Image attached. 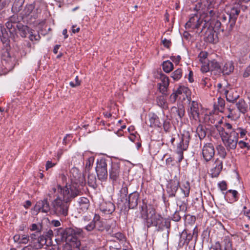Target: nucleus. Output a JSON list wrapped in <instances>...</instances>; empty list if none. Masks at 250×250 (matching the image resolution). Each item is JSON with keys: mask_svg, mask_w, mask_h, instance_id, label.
<instances>
[{"mask_svg": "<svg viewBox=\"0 0 250 250\" xmlns=\"http://www.w3.org/2000/svg\"><path fill=\"white\" fill-rule=\"evenodd\" d=\"M140 215L144 225L147 228L154 226L157 231H159L164 230L165 228H170L169 219L163 218L160 214H156L155 209L152 207L148 208L146 203L144 201L140 207Z\"/></svg>", "mask_w": 250, "mask_h": 250, "instance_id": "1", "label": "nucleus"}, {"mask_svg": "<svg viewBox=\"0 0 250 250\" xmlns=\"http://www.w3.org/2000/svg\"><path fill=\"white\" fill-rule=\"evenodd\" d=\"M83 229L78 228H62L54 229L55 240L59 244L60 242L68 240H72V238L83 235Z\"/></svg>", "mask_w": 250, "mask_h": 250, "instance_id": "2", "label": "nucleus"}, {"mask_svg": "<svg viewBox=\"0 0 250 250\" xmlns=\"http://www.w3.org/2000/svg\"><path fill=\"white\" fill-rule=\"evenodd\" d=\"M231 20L226 15H221L216 19H212L209 21V26L217 30V33L227 31L230 32L234 25H231Z\"/></svg>", "mask_w": 250, "mask_h": 250, "instance_id": "3", "label": "nucleus"}, {"mask_svg": "<svg viewBox=\"0 0 250 250\" xmlns=\"http://www.w3.org/2000/svg\"><path fill=\"white\" fill-rule=\"evenodd\" d=\"M55 196H57V198L51 203L52 210L57 216L65 217L68 214V203L71 201H67L63 198L62 199L58 193L56 194Z\"/></svg>", "mask_w": 250, "mask_h": 250, "instance_id": "4", "label": "nucleus"}, {"mask_svg": "<svg viewBox=\"0 0 250 250\" xmlns=\"http://www.w3.org/2000/svg\"><path fill=\"white\" fill-rule=\"evenodd\" d=\"M180 137V142L177 144L176 153L178 155V162L180 163L184 158L183 151L187 150L191 139L188 131L184 130Z\"/></svg>", "mask_w": 250, "mask_h": 250, "instance_id": "5", "label": "nucleus"}, {"mask_svg": "<svg viewBox=\"0 0 250 250\" xmlns=\"http://www.w3.org/2000/svg\"><path fill=\"white\" fill-rule=\"evenodd\" d=\"M50 192H53L54 193H60L62 195V198L67 201L71 200L79 195V189L76 188L75 186H67L62 187L60 185H57L56 187H52Z\"/></svg>", "mask_w": 250, "mask_h": 250, "instance_id": "6", "label": "nucleus"}, {"mask_svg": "<svg viewBox=\"0 0 250 250\" xmlns=\"http://www.w3.org/2000/svg\"><path fill=\"white\" fill-rule=\"evenodd\" d=\"M208 26H209V21L199 17L197 14H193L190 16L188 21L186 24V28H191L198 30L202 27L199 33L200 36H202L203 30Z\"/></svg>", "mask_w": 250, "mask_h": 250, "instance_id": "7", "label": "nucleus"}, {"mask_svg": "<svg viewBox=\"0 0 250 250\" xmlns=\"http://www.w3.org/2000/svg\"><path fill=\"white\" fill-rule=\"evenodd\" d=\"M224 126L227 129H230V131L222 140L225 147L228 151L234 150L238 143V138L236 133L232 129V125L229 123H225Z\"/></svg>", "mask_w": 250, "mask_h": 250, "instance_id": "8", "label": "nucleus"}, {"mask_svg": "<svg viewBox=\"0 0 250 250\" xmlns=\"http://www.w3.org/2000/svg\"><path fill=\"white\" fill-rule=\"evenodd\" d=\"M70 178L72 183L71 186H75L79 189V195L81 192L80 187H83L85 184V179L84 175L81 172L80 170L76 167H72L70 171Z\"/></svg>", "mask_w": 250, "mask_h": 250, "instance_id": "9", "label": "nucleus"}, {"mask_svg": "<svg viewBox=\"0 0 250 250\" xmlns=\"http://www.w3.org/2000/svg\"><path fill=\"white\" fill-rule=\"evenodd\" d=\"M107 161L104 158L97 160L95 169L98 178L100 180L104 181L107 178Z\"/></svg>", "mask_w": 250, "mask_h": 250, "instance_id": "10", "label": "nucleus"}, {"mask_svg": "<svg viewBox=\"0 0 250 250\" xmlns=\"http://www.w3.org/2000/svg\"><path fill=\"white\" fill-rule=\"evenodd\" d=\"M198 232L195 227L192 230L188 229H184L180 234L179 245L184 246L185 244L188 245L190 241L193 238L196 240L197 238Z\"/></svg>", "mask_w": 250, "mask_h": 250, "instance_id": "11", "label": "nucleus"}, {"mask_svg": "<svg viewBox=\"0 0 250 250\" xmlns=\"http://www.w3.org/2000/svg\"><path fill=\"white\" fill-rule=\"evenodd\" d=\"M38 9H35V3H27L22 9L19 14L22 19L30 17L31 19H36L38 18Z\"/></svg>", "mask_w": 250, "mask_h": 250, "instance_id": "12", "label": "nucleus"}, {"mask_svg": "<svg viewBox=\"0 0 250 250\" xmlns=\"http://www.w3.org/2000/svg\"><path fill=\"white\" fill-rule=\"evenodd\" d=\"M18 14H14L8 18L5 23V26L9 32L10 35L15 38L17 36V25L21 23L20 21V16Z\"/></svg>", "mask_w": 250, "mask_h": 250, "instance_id": "13", "label": "nucleus"}, {"mask_svg": "<svg viewBox=\"0 0 250 250\" xmlns=\"http://www.w3.org/2000/svg\"><path fill=\"white\" fill-rule=\"evenodd\" d=\"M179 186L180 181L176 176L167 181L166 187V191L169 198L176 197Z\"/></svg>", "mask_w": 250, "mask_h": 250, "instance_id": "14", "label": "nucleus"}, {"mask_svg": "<svg viewBox=\"0 0 250 250\" xmlns=\"http://www.w3.org/2000/svg\"><path fill=\"white\" fill-rule=\"evenodd\" d=\"M140 193L134 191L130 193L124 200L125 210L128 211L130 209L135 208L138 204Z\"/></svg>", "mask_w": 250, "mask_h": 250, "instance_id": "15", "label": "nucleus"}, {"mask_svg": "<svg viewBox=\"0 0 250 250\" xmlns=\"http://www.w3.org/2000/svg\"><path fill=\"white\" fill-rule=\"evenodd\" d=\"M199 104L196 101H189L187 112L191 121L196 122L199 120Z\"/></svg>", "mask_w": 250, "mask_h": 250, "instance_id": "16", "label": "nucleus"}, {"mask_svg": "<svg viewBox=\"0 0 250 250\" xmlns=\"http://www.w3.org/2000/svg\"><path fill=\"white\" fill-rule=\"evenodd\" d=\"M202 154L205 161H210L215 155L214 146L213 144L207 143L204 144L202 149Z\"/></svg>", "mask_w": 250, "mask_h": 250, "instance_id": "17", "label": "nucleus"}, {"mask_svg": "<svg viewBox=\"0 0 250 250\" xmlns=\"http://www.w3.org/2000/svg\"><path fill=\"white\" fill-rule=\"evenodd\" d=\"M110 162V167L109 169V179L113 182L116 181L119 178L120 174V165L121 164L118 161H107Z\"/></svg>", "mask_w": 250, "mask_h": 250, "instance_id": "18", "label": "nucleus"}, {"mask_svg": "<svg viewBox=\"0 0 250 250\" xmlns=\"http://www.w3.org/2000/svg\"><path fill=\"white\" fill-rule=\"evenodd\" d=\"M223 168V161L216 158L212 162L210 169V174L212 178L218 177Z\"/></svg>", "mask_w": 250, "mask_h": 250, "instance_id": "19", "label": "nucleus"}, {"mask_svg": "<svg viewBox=\"0 0 250 250\" xmlns=\"http://www.w3.org/2000/svg\"><path fill=\"white\" fill-rule=\"evenodd\" d=\"M185 114V109L182 105L176 106H173L170 109V117L175 119L178 122L181 121Z\"/></svg>", "mask_w": 250, "mask_h": 250, "instance_id": "20", "label": "nucleus"}, {"mask_svg": "<svg viewBox=\"0 0 250 250\" xmlns=\"http://www.w3.org/2000/svg\"><path fill=\"white\" fill-rule=\"evenodd\" d=\"M35 210L38 212L47 213L50 210V206L47 198L38 201L35 207Z\"/></svg>", "mask_w": 250, "mask_h": 250, "instance_id": "21", "label": "nucleus"}, {"mask_svg": "<svg viewBox=\"0 0 250 250\" xmlns=\"http://www.w3.org/2000/svg\"><path fill=\"white\" fill-rule=\"evenodd\" d=\"M81 246L80 240L78 239V236L73 237L72 240L65 241V244L63 245V250H73L74 249H78Z\"/></svg>", "mask_w": 250, "mask_h": 250, "instance_id": "22", "label": "nucleus"}, {"mask_svg": "<svg viewBox=\"0 0 250 250\" xmlns=\"http://www.w3.org/2000/svg\"><path fill=\"white\" fill-rule=\"evenodd\" d=\"M241 10V5L239 4L233 6L230 9L229 13L227 14V16L231 20V24L235 25L236 21L237 19Z\"/></svg>", "mask_w": 250, "mask_h": 250, "instance_id": "23", "label": "nucleus"}, {"mask_svg": "<svg viewBox=\"0 0 250 250\" xmlns=\"http://www.w3.org/2000/svg\"><path fill=\"white\" fill-rule=\"evenodd\" d=\"M115 206L111 202H105L102 203L100 206V210L103 213L107 214H110L114 212Z\"/></svg>", "mask_w": 250, "mask_h": 250, "instance_id": "24", "label": "nucleus"}, {"mask_svg": "<svg viewBox=\"0 0 250 250\" xmlns=\"http://www.w3.org/2000/svg\"><path fill=\"white\" fill-rule=\"evenodd\" d=\"M47 243V238L43 235H40V237L35 239L33 241L30 242V244L35 250L40 249Z\"/></svg>", "mask_w": 250, "mask_h": 250, "instance_id": "25", "label": "nucleus"}, {"mask_svg": "<svg viewBox=\"0 0 250 250\" xmlns=\"http://www.w3.org/2000/svg\"><path fill=\"white\" fill-rule=\"evenodd\" d=\"M206 28L207 29L205 33V41L209 43H213L215 41V33L217 32V31L211 26H208Z\"/></svg>", "mask_w": 250, "mask_h": 250, "instance_id": "26", "label": "nucleus"}, {"mask_svg": "<svg viewBox=\"0 0 250 250\" xmlns=\"http://www.w3.org/2000/svg\"><path fill=\"white\" fill-rule=\"evenodd\" d=\"M210 71L215 75H220L222 72V68L219 63L215 60L209 61Z\"/></svg>", "mask_w": 250, "mask_h": 250, "instance_id": "27", "label": "nucleus"}, {"mask_svg": "<svg viewBox=\"0 0 250 250\" xmlns=\"http://www.w3.org/2000/svg\"><path fill=\"white\" fill-rule=\"evenodd\" d=\"M149 126L152 127H161L162 123L160 121L158 116L155 113L149 114Z\"/></svg>", "mask_w": 250, "mask_h": 250, "instance_id": "28", "label": "nucleus"}, {"mask_svg": "<svg viewBox=\"0 0 250 250\" xmlns=\"http://www.w3.org/2000/svg\"><path fill=\"white\" fill-rule=\"evenodd\" d=\"M25 0H15L11 8V11L14 14H19L23 8Z\"/></svg>", "mask_w": 250, "mask_h": 250, "instance_id": "29", "label": "nucleus"}, {"mask_svg": "<svg viewBox=\"0 0 250 250\" xmlns=\"http://www.w3.org/2000/svg\"><path fill=\"white\" fill-rule=\"evenodd\" d=\"M227 110L229 112V113L227 115V117L229 118H237L240 116L241 113L235 107L234 104H231L228 106L227 107Z\"/></svg>", "mask_w": 250, "mask_h": 250, "instance_id": "30", "label": "nucleus"}, {"mask_svg": "<svg viewBox=\"0 0 250 250\" xmlns=\"http://www.w3.org/2000/svg\"><path fill=\"white\" fill-rule=\"evenodd\" d=\"M234 106L241 113L245 114L247 111L248 105L245 101L242 99H239L234 102Z\"/></svg>", "mask_w": 250, "mask_h": 250, "instance_id": "31", "label": "nucleus"}, {"mask_svg": "<svg viewBox=\"0 0 250 250\" xmlns=\"http://www.w3.org/2000/svg\"><path fill=\"white\" fill-rule=\"evenodd\" d=\"M226 94V98L227 101L231 103L232 104H234V102H236L239 96L237 94L236 92L235 93L232 90H226L225 91Z\"/></svg>", "mask_w": 250, "mask_h": 250, "instance_id": "32", "label": "nucleus"}, {"mask_svg": "<svg viewBox=\"0 0 250 250\" xmlns=\"http://www.w3.org/2000/svg\"><path fill=\"white\" fill-rule=\"evenodd\" d=\"M226 198L227 200H229L230 203L236 202L239 199L238 192L235 190H228L226 192Z\"/></svg>", "mask_w": 250, "mask_h": 250, "instance_id": "33", "label": "nucleus"}, {"mask_svg": "<svg viewBox=\"0 0 250 250\" xmlns=\"http://www.w3.org/2000/svg\"><path fill=\"white\" fill-rule=\"evenodd\" d=\"M15 242L19 243L20 244H26L30 242L29 236L26 234L20 235L16 234L13 237Z\"/></svg>", "mask_w": 250, "mask_h": 250, "instance_id": "34", "label": "nucleus"}, {"mask_svg": "<svg viewBox=\"0 0 250 250\" xmlns=\"http://www.w3.org/2000/svg\"><path fill=\"white\" fill-rule=\"evenodd\" d=\"M179 188L182 193L184 194V198H187L189 196L190 186L188 181H187L183 182L181 185L180 184Z\"/></svg>", "mask_w": 250, "mask_h": 250, "instance_id": "35", "label": "nucleus"}, {"mask_svg": "<svg viewBox=\"0 0 250 250\" xmlns=\"http://www.w3.org/2000/svg\"><path fill=\"white\" fill-rule=\"evenodd\" d=\"M17 31L18 30L22 38H25L28 33H30V29L27 25H23L22 23L17 24L16 27ZM18 37V35L15 36Z\"/></svg>", "mask_w": 250, "mask_h": 250, "instance_id": "36", "label": "nucleus"}, {"mask_svg": "<svg viewBox=\"0 0 250 250\" xmlns=\"http://www.w3.org/2000/svg\"><path fill=\"white\" fill-rule=\"evenodd\" d=\"M120 196L118 199V202L120 200L122 202H124L125 199L128 196V184L124 183L122 186V187L120 190ZM120 203L118 202V205H119Z\"/></svg>", "mask_w": 250, "mask_h": 250, "instance_id": "37", "label": "nucleus"}, {"mask_svg": "<svg viewBox=\"0 0 250 250\" xmlns=\"http://www.w3.org/2000/svg\"><path fill=\"white\" fill-rule=\"evenodd\" d=\"M234 70V66L232 62H226L222 68V72L223 75H229Z\"/></svg>", "mask_w": 250, "mask_h": 250, "instance_id": "38", "label": "nucleus"}, {"mask_svg": "<svg viewBox=\"0 0 250 250\" xmlns=\"http://www.w3.org/2000/svg\"><path fill=\"white\" fill-rule=\"evenodd\" d=\"M156 101L157 105L163 109H168V104L165 95L159 96L156 98Z\"/></svg>", "mask_w": 250, "mask_h": 250, "instance_id": "39", "label": "nucleus"}, {"mask_svg": "<svg viewBox=\"0 0 250 250\" xmlns=\"http://www.w3.org/2000/svg\"><path fill=\"white\" fill-rule=\"evenodd\" d=\"M232 129L233 132L236 133V136L238 139L239 138V134L240 135V137L242 139H247V131L246 129H244L241 127H235L232 125Z\"/></svg>", "mask_w": 250, "mask_h": 250, "instance_id": "40", "label": "nucleus"}, {"mask_svg": "<svg viewBox=\"0 0 250 250\" xmlns=\"http://www.w3.org/2000/svg\"><path fill=\"white\" fill-rule=\"evenodd\" d=\"M224 126V124L223 125ZM217 132L222 140L230 131V129H227L225 126L215 125Z\"/></svg>", "mask_w": 250, "mask_h": 250, "instance_id": "41", "label": "nucleus"}, {"mask_svg": "<svg viewBox=\"0 0 250 250\" xmlns=\"http://www.w3.org/2000/svg\"><path fill=\"white\" fill-rule=\"evenodd\" d=\"M196 133L198 135L201 141H202V140H203L205 138L207 135V133L205 128L203 126V125L201 124L198 125L196 129Z\"/></svg>", "mask_w": 250, "mask_h": 250, "instance_id": "42", "label": "nucleus"}, {"mask_svg": "<svg viewBox=\"0 0 250 250\" xmlns=\"http://www.w3.org/2000/svg\"><path fill=\"white\" fill-rule=\"evenodd\" d=\"M225 100L223 98L219 97L217 103L214 104L215 108L217 109L219 111L223 112L225 109Z\"/></svg>", "mask_w": 250, "mask_h": 250, "instance_id": "43", "label": "nucleus"}, {"mask_svg": "<svg viewBox=\"0 0 250 250\" xmlns=\"http://www.w3.org/2000/svg\"><path fill=\"white\" fill-rule=\"evenodd\" d=\"M162 67L166 73H169L173 69V64L170 61H166L163 62Z\"/></svg>", "mask_w": 250, "mask_h": 250, "instance_id": "44", "label": "nucleus"}, {"mask_svg": "<svg viewBox=\"0 0 250 250\" xmlns=\"http://www.w3.org/2000/svg\"><path fill=\"white\" fill-rule=\"evenodd\" d=\"M216 148L217 151V153L220 156V157L223 159H225L227 154L226 152V148H225L222 145H218L216 146Z\"/></svg>", "mask_w": 250, "mask_h": 250, "instance_id": "45", "label": "nucleus"}, {"mask_svg": "<svg viewBox=\"0 0 250 250\" xmlns=\"http://www.w3.org/2000/svg\"><path fill=\"white\" fill-rule=\"evenodd\" d=\"M96 176L94 174H89L88 175L87 178V182L88 185L95 188L97 187V184H96Z\"/></svg>", "mask_w": 250, "mask_h": 250, "instance_id": "46", "label": "nucleus"}, {"mask_svg": "<svg viewBox=\"0 0 250 250\" xmlns=\"http://www.w3.org/2000/svg\"><path fill=\"white\" fill-rule=\"evenodd\" d=\"M79 203L83 210H86L89 207V200L87 198L82 197L79 199Z\"/></svg>", "mask_w": 250, "mask_h": 250, "instance_id": "47", "label": "nucleus"}, {"mask_svg": "<svg viewBox=\"0 0 250 250\" xmlns=\"http://www.w3.org/2000/svg\"><path fill=\"white\" fill-rule=\"evenodd\" d=\"M224 250H232V243L230 239L226 237L223 241Z\"/></svg>", "mask_w": 250, "mask_h": 250, "instance_id": "48", "label": "nucleus"}, {"mask_svg": "<svg viewBox=\"0 0 250 250\" xmlns=\"http://www.w3.org/2000/svg\"><path fill=\"white\" fill-rule=\"evenodd\" d=\"M159 78L160 79L161 83H160L158 84H162L166 85V86H168L169 84L168 77L161 72L159 74Z\"/></svg>", "mask_w": 250, "mask_h": 250, "instance_id": "49", "label": "nucleus"}, {"mask_svg": "<svg viewBox=\"0 0 250 250\" xmlns=\"http://www.w3.org/2000/svg\"><path fill=\"white\" fill-rule=\"evenodd\" d=\"M182 76V70L181 68H178L171 74V78L175 81H178Z\"/></svg>", "mask_w": 250, "mask_h": 250, "instance_id": "50", "label": "nucleus"}, {"mask_svg": "<svg viewBox=\"0 0 250 250\" xmlns=\"http://www.w3.org/2000/svg\"><path fill=\"white\" fill-rule=\"evenodd\" d=\"M113 237H115L117 240H118L121 243H125L126 241V237L125 235L120 232H118L114 233L113 235Z\"/></svg>", "mask_w": 250, "mask_h": 250, "instance_id": "51", "label": "nucleus"}, {"mask_svg": "<svg viewBox=\"0 0 250 250\" xmlns=\"http://www.w3.org/2000/svg\"><path fill=\"white\" fill-rule=\"evenodd\" d=\"M94 159L95 158L93 156H90L86 160L85 166L86 171H88L92 167L94 162Z\"/></svg>", "mask_w": 250, "mask_h": 250, "instance_id": "52", "label": "nucleus"}, {"mask_svg": "<svg viewBox=\"0 0 250 250\" xmlns=\"http://www.w3.org/2000/svg\"><path fill=\"white\" fill-rule=\"evenodd\" d=\"M189 89L186 86H180L177 90L175 91V92L177 94V95L182 94V93H185L186 96L189 93Z\"/></svg>", "mask_w": 250, "mask_h": 250, "instance_id": "53", "label": "nucleus"}, {"mask_svg": "<svg viewBox=\"0 0 250 250\" xmlns=\"http://www.w3.org/2000/svg\"><path fill=\"white\" fill-rule=\"evenodd\" d=\"M42 226L41 224H32L30 227V230L36 231V233L41 232L42 230Z\"/></svg>", "mask_w": 250, "mask_h": 250, "instance_id": "54", "label": "nucleus"}, {"mask_svg": "<svg viewBox=\"0 0 250 250\" xmlns=\"http://www.w3.org/2000/svg\"><path fill=\"white\" fill-rule=\"evenodd\" d=\"M158 88L160 92L163 94V95L167 96V90L168 86H166V85L162 84H158Z\"/></svg>", "mask_w": 250, "mask_h": 250, "instance_id": "55", "label": "nucleus"}, {"mask_svg": "<svg viewBox=\"0 0 250 250\" xmlns=\"http://www.w3.org/2000/svg\"><path fill=\"white\" fill-rule=\"evenodd\" d=\"M0 29H1V33L2 34L1 36L0 35L1 41L3 43L7 44L9 40H8V38L7 37V34L3 33V30L2 29L1 26H0Z\"/></svg>", "mask_w": 250, "mask_h": 250, "instance_id": "56", "label": "nucleus"}, {"mask_svg": "<svg viewBox=\"0 0 250 250\" xmlns=\"http://www.w3.org/2000/svg\"><path fill=\"white\" fill-rule=\"evenodd\" d=\"M94 229H95V224L91 221L83 228V229L88 232L92 231Z\"/></svg>", "mask_w": 250, "mask_h": 250, "instance_id": "57", "label": "nucleus"}, {"mask_svg": "<svg viewBox=\"0 0 250 250\" xmlns=\"http://www.w3.org/2000/svg\"><path fill=\"white\" fill-rule=\"evenodd\" d=\"M171 219L174 221L179 222L181 219V216L180 215L179 211H178V210H176L174 214L172 215Z\"/></svg>", "mask_w": 250, "mask_h": 250, "instance_id": "58", "label": "nucleus"}, {"mask_svg": "<svg viewBox=\"0 0 250 250\" xmlns=\"http://www.w3.org/2000/svg\"><path fill=\"white\" fill-rule=\"evenodd\" d=\"M201 70L203 73H206L208 71H210L209 62L207 63L205 62L204 63L202 64Z\"/></svg>", "mask_w": 250, "mask_h": 250, "instance_id": "59", "label": "nucleus"}, {"mask_svg": "<svg viewBox=\"0 0 250 250\" xmlns=\"http://www.w3.org/2000/svg\"><path fill=\"white\" fill-rule=\"evenodd\" d=\"M75 80L76 81V83L74 82H70L69 83V84L72 87H76L81 84V81L79 80L78 76L75 77Z\"/></svg>", "mask_w": 250, "mask_h": 250, "instance_id": "60", "label": "nucleus"}, {"mask_svg": "<svg viewBox=\"0 0 250 250\" xmlns=\"http://www.w3.org/2000/svg\"><path fill=\"white\" fill-rule=\"evenodd\" d=\"M44 236L47 238V241L48 240H51V238L54 236V230L53 231L51 229L48 230L46 232L45 234L44 235Z\"/></svg>", "mask_w": 250, "mask_h": 250, "instance_id": "61", "label": "nucleus"}, {"mask_svg": "<svg viewBox=\"0 0 250 250\" xmlns=\"http://www.w3.org/2000/svg\"><path fill=\"white\" fill-rule=\"evenodd\" d=\"M163 126L164 129L165 131L168 132L169 131L171 125L169 121H167V120H164Z\"/></svg>", "mask_w": 250, "mask_h": 250, "instance_id": "62", "label": "nucleus"}, {"mask_svg": "<svg viewBox=\"0 0 250 250\" xmlns=\"http://www.w3.org/2000/svg\"><path fill=\"white\" fill-rule=\"evenodd\" d=\"M95 228H97L99 231H103L104 229L103 222L101 221L96 223Z\"/></svg>", "mask_w": 250, "mask_h": 250, "instance_id": "63", "label": "nucleus"}, {"mask_svg": "<svg viewBox=\"0 0 250 250\" xmlns=\"http://www.w3.org/2000/svg\"><path fill=\"white\" fill-rule=\"evenodd\" d=\"M210 250H221V245L219 242H217L212 245Z\"/></svg>", "mask_w": 250, "mask_h": 250, "instance_id": "64", "label": "nucleus"}]
</instances>
